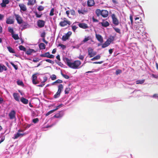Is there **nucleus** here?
Here are the masks:
<instances>
[{
    "label": "nucleus",
    "instance_id": "obj_58",
    "mask_svg": "<svg viewBox=\"0 0 158 158\" xmlns=\"http://www.w3.org/2000/svg\"><path fill=\"white\" fill-rule=\"evenodd\" d=\"M10 63L11 64V65L14 67L15 69H18V67L17 65L15 64L14 63L12 62H11Z\"/></svg>",
    "mask_w": 158,
    "mask_h": 158
},
{
    "label": "nucleus",
    "instance_id": "obj_19",
    "mask_svg": "<svg viewBox=\"0 0 158 158\" xmlns=\"http://www.w3.org/2000/svg\"><path fill=\"white\" fill-rule=\"evenodd\" d=\"M100 24H101L102 26L104 27H106L109 26L110 24L108 21H106L100 23Z\"/></svg>",
    "mask_w": 158,
    "mask_h": 158
},
{
    "label": "nucleus",
    "instance_id": "obj_50",
    "mask_svg": "<svg viewBox=\"0 0 158 158\" xmlns=\"http://www.w3.org/2000/svg\"><path fill=\"white\" fill-rule=\"evenodd\" d=\"M8 31L10 33H11L12 35L14 33L13 29L12 28H11L10 27H8Z\"/></svg>",
    "mask_w": 158,
    "mask_h": 158
},
{
    "label": "nucleus",
    "instance_id": "obj_43",
    "mask_svg": "<svg viewBox=\"0 0 158 158\" xmlns=\"http://www.w3.org/2000/svg\"><path fill=\"white\" fill-rule=\"evenodd\" d=\"M70 90V89L69 87L66 88L64 90V92L65 94H68L69 93V91Z\"/></svg>",
    "mask_w": 158,
    "mask_h": 158
},
{
    "label": "nucleus",
    "instance_id": "obj_51",
    "mask_svg": "<svg viewBox=\"0 0 158 158\" xmlns=\"http://www.w3.org/2000/svg\"><path fill=\"white\" fill-rule=\"evenodd\" d=\"M63 82V81L62 80L58 79L56 81H55L53 83H61Z\"/></svg>",
    "mask_w": 158,
    "mask_h": 158
},
{
    "label": "nucleus",
    "instance_id": "obj_34",
    "mask_svg": "<svg viewBox=\"0 0 158 158\" xmlns=\"http://www.w3.org/2000/svg\"><path fill=\"white\" fill-rule=\"evenodd\" d=\"M12 35V37L15 40H17L19 39V38L18 34H15L13 33Z\"/></svg>",
    "mask_w": 158,
    "mask_h": 158
},
{
    "label": "nucleus",
    "instance_id": "obj_14",
    "mask_svg": "<svg viewBox=\"0 0 158 158\" xmlns=\"http://www.w3.org/2000/svg\"><path fill=\"white\" fill-rule=\"evenodd\" d=\"M19 6L20 8V10H22L23 11H25L27 10L26 6L23 4H19Z\"/></svg>",
    "mask_w": 158,
    "mask_h": 158
},
{
    "label": "nucleus",
    "instance_id": "obj_5",
    "mask_svg": "<svg viewBox=\"0 0 158 158\" xmlns=\"http://www.w3.org/2000/svg\"><path fill=\"white\" fill-rule=\"evenodd\" d=\"M88 53L90 58L93 57L96 54V52H94L93 49L91 48H88Z\"/></svg>",
    "mask_w": 158,
    "mask_h": 158
},
{
    "label": "nucleus",
    "instance_id": "obj_61",
    "mask_svg": "<svg viewBox=\"0 0 158 158\" xmlns=\"http://www.w3.org/2000/svg\"><path fill=\"white\" fill-rule=\"evenodd\" d=\"M130 19L131 20V24H133V17L131 15L130 16Z\"/></svg>",
    "mask_w": 158,
    "mask_h": 158
},
{
    "label": "nucleus",
    "instance_id": "obj_40",
    "mask_svg": "<svg viewBox=\"0 0 158 158\" xmlns=\"http://www.w3.org/2000/svg\"><path fill=\"white\" fill-rule=\"evenodd\" d=\"M113 29H114L115 31L117 33L119 34H120L121 33L120 30L119 28L116 27H113Z\"/></svg>",
    "mask_w": 158,
    "mask_h": 158
},
{
    "label": "nucleus",
    "instance_id": "obj_27",
    "mask_svg": "<svg viewBox=\"0 0 158 158\" xmlns=\"http://www.w3.org/2000/svg\"><path fill=\"white\" fill-rule=\"evenodd\" d=\"M110 44L106 40L103 44L102 45V48H105L108 46Z\"/></svg>",
    "mask_w": 158,
    "mask_h": 158
},
{
    "label": "nucleus",
    "instance_id": "obj_29",
    "mask_svg": "<svg viewBox=\"0 0 158 158\" xmlns=\"http://www.w3.org/2000/svg\"><path fill=\"white\" fill-rule=\"evenodd\" d=\"M63 88V85L62 84H60L58 86V90L57 92L61 93Z\"/></svg>",
    "mask_w": 158,
    "mask_h": 158
},
{
    "label": "nucleus",
    "instance_id": "obj_56",
    "mask_svg": "<svg viewBox=\"0 0 158 158\" xmlns=\"http://www.w3.org/2000/svg\"><path fill=\"white\" fill-rule=\"evenodd\" d=\"M46 35V33L45 32H43L41 33V36L43 38H45Z\"/></svg>",
    "mask_w": 158,
    "mask_h": 158
},
{
    "label": "nucleus",
    "instance_id": "obj_37",
    "mask_svg": "<svg viewBox=\"0 0 158 158\" xmlns=\"http://www.w3.org/2000/svg\"><path fill=\"white\" fill-rule=\"evenodd\" d=\"M34 13L36 17L38 18L41 17L43 15L42 14H40V13H39V14H38L37 11H35Z\"/></svg>",
    "mask_w": 158,
    "mask_h": 158
},
{
    "label": "nucleus",
    "instance_id": "obj_44",
    "mask_svg": "<svg viewBox=\"0 0 158 158\" xmlns=\"http://www.w3.org/2000/svg\"><path fill=\"white\" fill-rule=\"evenodd\" d=\"M61 74L65 78L68 79L69 78V77L68 75L63 74L61 71Z\"/></svg>",
    "mask_w": 158,
    "mask_h": 158
},
{
    "label": "nucleus",
    "instance_id": "obj_63",
    "mask_svg": "<svg viewBox=\"0 0 158 158\" xmlns=\"http://www.w3.org/2000/svg\"><path fill=\"white\" fill-rule=\"evenodd\" d=\"M39 61V59L37 58H35L33 59V61L36 62Z\"/></svg>",
    "mask_w": 158,
    "mask_h": 158
},
{
    "label": "nucleus",
    "instance_id": "obj_48",
    "mask_svg": "<svg viewBox=\"0 0 158 158\" xmlns=\"http://www.w3.org/2000/svg\"><path fill=\"white\" fill-rule=\"evenodd\" d=\"M39 121V119L38 118H36L33 119L32 122L34 123H38Z\"/></svg>",
    "mask_w": 158,
    "mask_h": 158
},
{
    "label": "nucleus",
    "instance_id": "obj_22",
    "mask_svg": "<svg viewBox=\"0 0 158 158\" xmlns=\"http://www.w3.org/2000/svg\"><path fill=\"white\" fill-rule=\"evenodd\" d=\"M13 96L14 97L15 99L18 102L19 101V94L18 93H14L13 94Z\"/></svg>",
    "mask_w": 158,
    "mask_h": 158
},
{
    "label": "nucleus",
    "instance_id": "obj_16",
    "mask_svg": "<svg viewBox=\"0 0 158 158\" xmlns=\"http://www.w3.org/2000/svg\"><path fill=\"white\" fill-rule=\"evenodd\" d=\"M96 37L98 40L101 43H102L103 42V39L101 35L99 34L96 35Z\"/></svg>",
    "mask_w": 158,
    "mask_h": 158
},
{
    "label": "nucleus",
    "instance_id": "obj_59",
    "mask_svg": "<svg viewBox=\"0 0 158 158\" xmlns=\"http://www.w3.org/2000/svg\"><path fill=\"white\" fill-rule=\"evenodd\" d=\"M122 72L121 70H117L116 71V74L117 75L119 74Z\"/></svg>",
    "mask_w": 158,
    "mask_h": 158
},
{
    "label": "nucleus",
    "instance_id": "obj_60",
    "mask_svg": "<svg viewBox=\"0 0 158 158\" xmlns=\"http://www.w3.org/2000/svg\"><path fill=\"white\" fill-rule=\"evenodd\" d=\"M78 58L80 60H83L84 58V56L82 55H80L78 57Z\"/></svg>",
    "mask_w": 158,
    "mask_h": 158
},
{
    "label": "nucleus",
    "instance_id": "obj_7",
    "mask_svg": "<svg viewBox=\"0 0 158 158\" xmlns=\"http://www.w3.org/2000/svg\"><path fill=\"white\" fill-rule=\"evenodd\" d=\"M14 15L15 16L17 22V23L19 24H21L23 23V20L20 16L17 14H15Z\"/></svg>",
    "mask_w": 158,
    "mask_h": 158
},
{
    "label": "nucleus",
    "instance_id": "obj_31",
    "mask_svg": "<svg viewBox=\"0 0 158 158\" xmlns=\"http://www.w3.org/2000/svg\"><path fill=\"white\" fill-rule=\"evenodd\" d=\"M145 81L144 79L143 80H139L136 81V84H143Z\"/></svg>",
    "mask_w": 158,
    "mask_h": 158
},
{
    "label": "nucleus",
    "instance_id": "obj_53",
    "mask_svg": "<svg viewBox=\"0 0 158 158\" xmlns=\"http://www.w3.org/2000/svg\"><path fill=\"white\" fill-rule=\"evenodd\" d=\"M45 61L46 62H48V63H52V64H53L54 63V61H52V60H51L50 59H46L45 60Z\"/></svg>",
    "mask_w": 158,
    "mask_h": 158
},
{
    "label": "nucleus",
    "instance_id": "obj_33",
    "mask_svg": "<svg viewBox=\"0 0 158 158\" xmlns=\"http://www.w3.org/2000/svg\"><path fill=\"white\" fill-rule=\"evenodd\" d=\"M100 56L99 55H98L92 58L91 60L92 61H94L95 60H98L100 59Z\"/></svg>",
    "mask_w": 158,
    "mask_h": 158
},
{
    "label": "nucleus",
    "instance_id": "obj_47",
    "mask_svg": "<svg viewBox=\"0 0 158 158\" xmlns=\"http://www.w3.org/2000/svg\"><path fill=\"white\" fill-rule=\"evenodd\" d=\"M44 9V7L42 6H39L38 8V10L39 11H41L43 10Z\"/></svg>",
    "mask_w": 158,
    "mask_h": 158
},
{
    "label": "nucleus",
    "instance_id": "obj_13",
    "mask_svg": "<svg viewBox=\"0 0 158 158\" xmlns=\"http://www.w3.org/2000/svg\"><path fill=\"white\" fill-rule=\"evenodd\" d=\"M78 25L79 27L84 29L88 28V26L87 24L85 23H79Z\"/></svg>",
    "mask_w": 158,
    "mask_h": 158
},
{
    "label": "nucleus",
    "instance_id": "obj_62",
    "mask_svg": "<svg viewBox=\"0 0 158 158\" xmlns=\"http://www.w3.org/2000/svg\"><path fill=\"white\" fill-rule=\"evenodd\" d=\"M4 17V15L0 14V20H2L3 19Z\"/></svg>",
    "mask_w": 158,
    "mask_h": 158
},
{
    "label": "nucleus",
    "instance_id": "obj_42",
    "mask_svg": "<svg viewBox=\"0 0 158 158\" xmlns=\"http://www.w3.org/2000/svg\"><path fill=\"white\" fill-rule=\"evenodd\" d=\"M54 9L53 8H52L51 9L50 14H49V15L50 16H52L54 15Z\"/></svg>",
    "mask_w": 158,
    "mask_h": 158
},
{
    "label": "nucleus",
    "instance_id": "obj_10",
    "mask_svg": "<svg viewBox=\"0 0 158 158\" xmlns=\"http://www.w3.org/2000/svg\"><path fill=\"white\" fill-rule=\"evenodd\" d=\"M71 23L70 21H62L59 23V25L61 27H64L67 25V24L70 25Z\"/></svg>",
    "mask_w": 158,
    "mask_h": 158
},
{
    "label": "nucleus",
    "instance_id": "obj_11",
    "mask_svg": "<svg viewBox=\"0 0 158 158\" xmlns=\"http://www.w3.org/2000/svg\"><path fill=\"white\" fill-rule=\"evenodd\" d=\"M101 15L104 18L107 17L108 15V11L106 10H102Z\"/></svg>",
    "mask_w": 158,
    "mask_h": 158
},
{
    "label": "nucleus",
    "instance_id": "obj_6",
    "mask_svg": "<svg viewBox=\"0 0 158 158\" xmlns=\"http://www.w3.org/2000/svg\"><path fill=\"white\" fill-rule=\"evenodd\" d=\"M72 34L71 31H68L65 35L62 36V40L63 41H65L68 40Z\"/></svg>",
    "mask_w": 158,
    "mask_h": 158
},
{
    "label": "nucleus",
    "instance_id": "obj_17",
    "mask_svg": "<svg viewBox=\"0 0 158 158\" xmlns=\"http://www.w3.org/2000/svg\"><path fill=\"white\" fill-rule=\"evenodd\" d=\"M87 6H88L91 7L93 6L95 2L94 0H88L87 2Z\"/></svg>",
    "mask_w": 158,
    "mask_h": 158
},
{
    "label": "nucleus",
    "instance_id": "obj_46",
    "mask_svg": "<svg viewBox=\"0 0 158 158\" xmlns=\"http://www.w3.org/2000/svg\"><path fill=\"white\" fill-rule=\"evenodd\" d=\"M60 93L58 92H57V93L56 94H55L54 96V97L55 98H56L58 97H59L60 95Z\"/></svg>",
    "mask_w": 158,
    "mask_h": 158
},
{
    "label": "nucleus",
    "instance_id": "obj_21",
    "mask_svg": "<svg viewBox=\"0 0 158 158\" xmlns=\"http://www.w3.org/2000/svg\"><path fill=\"white\" fill-rule=\"evenodd\" d=\"M27 5L28 6H33L36 2V0H28Z\"/></svg>",
    "mask_w": 158,
    "mask_h": 158
},
{
    "label": "nucleus",
    "instance_id": "obj_9",
    "mask_svg": "<svg viewBox=\"0 0 158 158\" xmlns=\"http://www.w3.org/2000/svg\"><path fill=\"white\" fill-rule=\"evenodd\" d=\"M37 25L40 28H42L43 27L45 23V22L42 20H39L37 21Z\"/></svg>",
    "mask_w": 158,
    "mask_h": 158
},
{
    "label": "nucleus",
    "instance_id": "obj_45",
    "mask_svg": "<svg viewBox=\"0 0 158 158\" xmlns=\"http://www.w3.org/2000/svg\"><path fill=\"white\" fill-rule=\"evenodd\" d=\"M58 46L59 47H60L63 49H64L66 48V46L65 45L61 44H58Z\"/></svg>",
    "mask_w": 158,
    "mask_h": 158
},
{
    "label": "nucleus",
    "instance_id": "obj_35",
    "mask_svg": "<svg viewBox=\"0 0 158 158\" xmlns=\"http://www.w3.org/2000/svg\"><path fill=\"white\" fill-rule=\"evenodd\" d=\"M7 48L9 51L11 53H15V52L14 50L11 48L10 47H7Z\"/></svg>",
    "mask_w": 158,
    "mask_h": 158
},
{
    "label": "nucleus",
    "instance_id": "obj_24",
    "mask_svg": "<svg viewBox=\"0 0 158 158\" xmlns=\"http://www.w3.org/2000/svg\"><path fill=\"white\" fill-rule=\"evenodd\" d=\"M95 12L97 16L98 17L99 16L101 15L102 10H101L100 9H96Z\"/></svg>",
    "mask_w": 158,
    "mask_h": 158
},
{
    "label": "nucleus",
    "instance_id": "obj_39",
    "mask_svg": "<svg viewBox=\"0 0 158 158\" xmlns=\"http://www.w3.org/2000/svg\"><path fill=\"white\" fill-rule=\"evenodd\" d=\"M17 83L19 85H21L22 86H23L24 85L22 81L18 80L17 81Z\"/></svg>",
    "mask_w": 158,
    "mask_h": 158
},
{
    "label": "nucleus",
    "instance_id": "obj_18",
    "mask_svg": "<svg viewBox=\"0 0 158 158\" xmlns=\"http://www.w3.org/2000/svg\"><path fill=\"white\" fill-rule=\"evenodd\" d=\"M14 22L13 19H11V17H10L7 19L6 23L7 24H12Z\"/></svg>",
    "mask_w": 158,
    "mask_h": 158
},
{
    "label": "nucleus",
    "instance_id": "obj_57",
    "mask_svg": "<svg viewBox=\"0 0 158 158\" xmlns=\"http://www.w3.org/2000/svg\"><path fill=\"white\" fill-rule=\"evenodd\" d=\"M70 12L71 14L73 15H75V11L73 9L71 10L70 11Z\"/></svg>",
    "mask_w": 158,
    "mask_h": 158
},
{
    "label": "nucleus",
    "instance_id": "obj_25",
    "mask_svg": "<svg viewBox=\"0 0 158 158\" xmlns=\"http://www.w3.org/2000/svg\"><path fill=\"white\" fill-rule=\"evenodd\" d=\"M39 48L40 49H44L45 48V45L43 43H40L39 44Z\"/></svg>",
    "mask_w": 158,
    "mask_h": 158
},
{
    "label": "nucleus",
    "instance_id": "obj_30",
    "mask_svg": "<svg viewBox=\"0 0 158 158\" xmlns=\"http://www.w3.org/2000/svg\"><path fill=\"white\" fill-rule=\"evenodd\" d=\"M28 26V24L27 23H23L22 25V30L27 28Z\"/></svg>",
    "mask_w": 158,
    "mask_h": 158
},
{
    "label": "nucleus",
    "instance_id": "obj_8",
    "mask_svg": "<svg viewBox=\"0 0 158 158\" xmlns=\"http://www.w3.org/2000/svg\"><path fill=\"white\" fill-rule=\"evenodd\" d=\"M38 74V73H35L32 76V81L34 84H36L39 83V81L37 80V77L36 75Z\"/></svg>",
    "mask_w": 158,
    "mask_h": 158
},
{
    "label": "nucleus",
    "instance_id": "obj_4",
    "mask_svg": "<svg viewBox=\"0 0 158 158\" xmlns=\"http://www.w3.org/2000/svg\"><path fill=\"white\" fill-rule=\"evenodd\" d=\"M16 115V112L14 110H11L9 113V116L10 118V119H15V120H16V118L15 117Z\"/></svg>",
    "mask_w": 158,
    "mask_h": 158
},
{
    "label": "nucleus",
    "instance_id": "obj_36",
    "mask_svg": "<svg viewBox=\"0 0 158 158\" xmlns=\"http://www.w3.org/2000/svg\"><path fill=\"white\" fill-rule=\"evenodd\" d=\"M78 12L79 14H84L85 13L87 12V11L85 10H78Z\"/></svg>",
    "mask_w": 158,
    "mask_h": 158
},
{
    "label": "nucleus",
    "instance_id": "obj_12",
    "mask_svg": "<svg viewBox=\"0 0 158 158\" xmlns=\"http://www.w3.org/2000/svg\"><path fill=\"white\" fill-rule=\"evenodd\" d=\"M64 115V112L63 111H61L57 113L54 116V117L56 118H59L61 117Z\"/></svg>",
    "mask_w": 158,
    "mask_h": 158
},
{
    "label": "nucleus",
    "instance_id": "obj_64",
    "mask_svg": "<svg viewBox=\"0 0 158 158\" xmlns=\"http://www.w3.org/2000/svg\"><path fill=\"white\" fill-rule=\"evenodd\" d=\"M92 19H93V21L94 22H98V20L95 19L94 17H93Z\"/></svg>",
    "mask_w": 158,
    "mask_h": 158
},
{
    "label": "nucleus",
    "instance_id": "obj_28",
    "mask_svg": "<svg viewBox=\"0 0 158 158\" xmlns=\"http://www.w3.org/2000/svg\"><path fill=\"white\" fill-rule=\"evenodd\" d=\"M33 52H35V51L34 49H29L27 51H26V53L28 55H30Z\"/></svg>",
    "mask_w": 158,
    "mask_h": 158
},
{
    "label": "nucleus",
    "instance_id": "obj_1",
    "mask_svg": "<svg viewBox=\"0 0 158 158\" xmlns=\"http://www.w3.org/2000/svg\"><path fill=\"white\" fill-rule=\"evenodd\" d=\"M63 60L69 67L73 69L78 68L81 63V61L78 60L71 62L70 60L67 57L64 58Z\"/></svg>",
    "mask_w": 158,
    "mask_h": 158
},
{
    "label": "nucleus",
    "instance_id": "obj_32",
    "mask_svg": "<svg viewBox=\"0 0 158 158\" xmlns=\"http://www.w3.org/2000/svg\"><path fill=\"white\" fill-rule=\"evenodd\" d=\"M114 39V37L113 36H110L107 40V42H108L110 44L111 42L113 41Z\"/></svg>",
    "mask_w": 158,
    "mask_h": 158
},
{
    "label": "nucleus",
    "instance_id": "obj_15",
    "mask_svg": "<svg viewBox=\"0 0 158 158\" xmlns=\"http://www.w3.org/2000/svg\"><path fill=\"white\" fill-rule=\"evenodd\" d=\"M9 3V0H2V2L1 3L0 5L2 7H6V5Z\"/></svg>",
    "mask_w": 158,
    "mask_h": 158
},
{
    "label": "nucleus",
    "instance_id": "obj_54",
    "mask_svg": "<svg viewBox=\"0 0 158 158\" xmlns=\"http://www.w3.org/2000/svg\"><path fill=\"white\" fill-rule=\"evenodd\" d=\"M0 69H6V67L3 64H0Z\"/></svg>",
    "mask_w": 158,
    "mask_h": 158
},
{
    "label": "nucleus",
    "instance_id": "obj_26",
    "mask_svg": "<svg viewBox=\"0 0 158 158\" xmlns=\"http://www.w3.org/2000/svg\"><path fill=\"white\" fill-rule=\"evenodd\" d=\"M50 53L49 52L45 53L44 54H41L40 55V56L42 57H46L48 58Z\"/></svg>",
    "mask_w": 158,
    "mask_h": 158
},
{
    "label": "nucleus",
    "instance_id": "obj_20",
    "mask_svg": "<svg viewBox=\"0 0 158 158\" xmlns=\"http://www.w3.org/2000/svg\"><path fill=\"white\" fill-rule=\"evenodd\" d=\"M20 131L19 130L18 132H17L16 134H15L14 137L12 138L13 139H16L20 136H23L24 135V134L19 133V132Z\"/></svg>",
    "mask_w": 158,
    "mask_h": 158
},
{
    "label": "nucleus",
    "instance_id": "obj_38",
    "mask_svg": "<svg viewBox=\"0 0 158 158\" xmlns=\"http://www.w3.org/2000/svg\"><path fill=\"white\" fill-rule=\"evenodd\" d=\"M19 48L21 50H22L26 52V48L22 45H20L19 46Z\"/></svg>",
    "mask_w": 158,
    "mask_h": 158
},
{
    "label": "nucleus",
    "instance_id": "obj_52",
    "mask_svg": "<svg viewBox=\"0 0 158 158\" xmlns=\"http://www.w3.org/2000/svg\"><path fill=\"white\" fill-rule=\"evenodd\" d=\"M51 79L52 80H54L56 79V75L54 74H53L52 75L51 77Z\"/></svg>",
    "mask_w": 158,
    "mask_h": 158
},
{
    "label": "nucleus",
    "instance_id": "obj_3",
    "mask_svg": "<svg viewBox=\"0 0 158 158\" xmlns=\"http://www.w3.org/2000/svg\"><path fill=\"white\" fill-rule=\"evenodd\" d=\"M111 16L112 19L113 23L116 26L118 25L119 24V22L115 14H112Z\"/></svg>",
    "mask_w": 158,
    "mask_h": 158
},
{
    "label": "nucleus",
    "instance_id": "obj_55",
    "mask_svg": "<svg viewBox=\"0 0 158 158\" xmlns=\"http://www.w3.org/2000/svg\"><path fill=\"white\" fill-rule=\"evenodd\" d=\"M63 105L62 104H60V105L56 107V108L54 109L56 111L60 107H61L63 106Z\"/></svg>",
    "mask_w": 158,
    "mask_h": 158
},
{
    "label": "nucleus",
    "instance_id": "obj_41",
    "mask_svg": "<svg viewBox=\"0 0 158 158\" xmlns=\"http://www.w3.org/2000/svg\"><path fill=\"white\" fill-rule=\"evenodd\" d=\"M73 24L72 26V30L74 32H75L76 29L77 28V27L75 25H73Z\"/></svg>",
    "mask_w": 158,
    "mask_h": 158
},
{
    "label": "nucleus",
    "instance_id": "obj_49",
    "mask_svg": "<svg viewBox=\"0 0 158 158\" xmlns=\"http://www.w3.org/2000/svg\"><path fill=\"white\" fill-rule=\"evenodd\" d=\"M90 38L89 36L85 37L83 40V42L84 43L86 42L90 39Z\"/></svg>",
    "mask_w": 158,
    "mask_h": 158
},
{
    "label": "nucleus",
    "instance_id": "obj_23",
    "mask_svg": "<svg viewBox=\"0 0 158 158\" xmlns=\"http://www.w3.org/2000/svg\"><path fill=\"white\" fill-rule=\"evenodd\" d=\"M21 101L23 104H27L28 103V101L27 99L22 97L20 99Z\"/></svg>",
    "mask_w": 158,
    "mask_h": 158
},
{
    "label": "nucleus",
    "instance_id": "obj_2",
    "mask_svg": "<svg viewBox=\"0 0 158 158\" xmlns=\"http://www.w3.org/2000/svg\"><path fill=\"white\" fill-rule=\"evenodd\" d=\"M134 27L135 30H139L140 32H141V30L140 28H143L142 23L141 22L136 21Z\"/></svg>",
    "mask_w": 158,
    "mask_h": 158
}]
</instances>
